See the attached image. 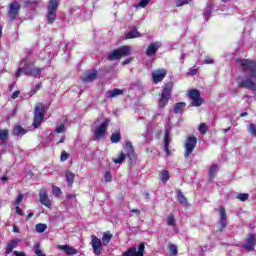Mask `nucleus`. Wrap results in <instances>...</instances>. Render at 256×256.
I'll return each instance as SVG.
<instances>
[{
  "mask_svg": "<svg viewBox=\"0 0 256 256\" xmlns=\"http://www.w3.org/2000/svg\"><path fill=\"white\" fill-rule=\"evenodd\" d=\"M237 63H239L244 73L248 76V78L239 82L238 86L250 91H256V63L249 59H239Z\"/></svg>",
  "mask_w": 256,
  "mask_h": 256,
  "instance_id": "1",
  "label": "nucleus"
},
{
  "mask_svg": "<svg viewBox=\"0 0 256 256\" xmlns=\"http://www.w3.org/2000/svg\"><path fill=\"white\" fill-rule=\"evenodd\" d=\"M43 71H45V67L39 68L35 66V60L31 59V56L28 55L20 61V67L16 72V77H21V73H23V75L41 79V73H43Z\"/></svg>",
  "mask_w": 256,
  "mask_h": 256,
  "instance_id": "2",
  "label": "nucleus"
},
{
  "mask_svg": "<svg viewBox=\"0 0 256 256\" xmlns=\"http://www.w3.org/2000/svg\"><path fill=\"white\" fill-rule=\"evenodd\" d=\"M57 9H59V0H50L46 14V19L49 24L55 23L57 19Z\"/></svg>",
  "mask_w": 256,
  "mask_h": 256,
  "instance_id": "3",
  "label": "nucleus"
},
{
  "mask_svg": "<svg viewBox=\"0 0 256 256\" xmlns=\"http://www.w3.org/2000/svg\"><path fill=\"white\" fill-rule=\"evenodd\" d=\"M171 93H173V84L168 83L164 85L158 104L160 109H164L167 103H169V100L171 99Z\"/></svg>",
  "mask_w": 256,
  "mask_h": 256,
  "instance_id": "4",
  "label": "nucleus"
},
{
  "mask_svg": "<svg viewBox=\"0 0 256 256\" xmlns=\"http://www.w3.org/2000/svg\"><path fill=\"white\" fill-rule=\"evenodd\" d=\"M43 117H45V105L39 103L35 107L33 126L39 127L43 123Z\"/></svg>",
  "mask_w": 256,
  "mask_h": 256,
  "instance_id": "5",
  "label": "nucleus"
},
{
  "mask_svg": "<svg viewBox=\"0 0 256 256\" xmlns=\"http://www.w3.org/2000/svg\"><path fill=\"white\" fill-rule=\"evenodd\" d=\"M129 53H131V46H122L110 53L108 59L109 61H115L116 59H121V57H127Z\"/></svg>",
  "mask_w": 256,
  "mask_h": 256,
  "instance_id": "6",
  "label": "nucleus"
},
{
  "mask_svg": "<svg viewBox=\"0 0 256 256\" xmlns=\"http://www.w3.org/2000/svg\"><path fill=\"white\" fill-rule=\"evenodd\" d=\"M195 147H197V137L195 136H189L184 144V157L185 159H188V157L195 151Z\"/></svg>",
  "mask_w": 256,
  "mask_h": 256,
  "instance_id": "7",
  "label": "nucleus"
},
{
  "mask_svg": "<svg viewBox=\"0 0 256 256\" xmlns=\"http://www.w3.org/2000/svg\"><path fill=\"white\" fill-rule=\"evenodd\" d=\"M19 11H21V5L19 2L14 1L9 5L8 17L10 21H15L19 17Z\"/></svg>",
  "mask_w": 256,
  "mask_h": 256,
  "instance_id": "8",
  "label": "nucleus"
},
{
  "mask_svg": "<svg viewBox=\"0 0 256 256\" xmlns=\"http://www.w3.org/2000/svg\"><path fill=\"white\" fill-rule=\"evenodd\" d=\"M91 245H92L94 255H96V256L101 255V252L103 251V242H101V239H99L95 235H92L91 236Z\"/></svg>",
  "mask_w": 256,
  "mask_h": 256,
  "instance_id": "9",
  "label": "nucleus"
},
{
  "mask_svg": "<svg viewBox=\"0 0 256 256\" xmlns=\"http://www.w3.org/2000/svg\"><path fill=\"white\" fill-rule=\"evenodd\" d=\"M144 253H145V243H140L138 247V251H137V248L133 246L129 248L127 251H125L122 256H143Z\"/></svg>",
  "mask_w": 256,
  "mask_h": 256,
  "instance_id": "10",
  "label": "nucleus"
},
{
  "mask_svg": "<svg viewBox=\"0 0 256 256\" xmlns=\"http://www.w3.org/2000/svg\"><path fill=\"white\" fill-rule=\"evenodd\" d=\"M189 98L192 101V107H201V105H203V99L201 98V94L198 90H190Z\"/></svg>",
  "mask_w": 256,
  "mask_h": 256,
  "instance_id": "11",
  "label": "nucleus"
},
{
  "mask_svg": "<svg viewBox=\"0 0 256 256\" xmlns=\"http://www.w3.org/2000/svg\"><path fill=\"white\" fill-rule=\"evenodd\" d=\"M39 201L41 205H44V207H47V209H53V202H51V199L49 198V195L47 194V190L42 189L39 192Z\"/></svg>",
  "mask_w": 256,
  "mask_h": 256,
  "instance_id": "12",
  "label": "nucleus"
},
{
  "mask_svg": "<svg viewBox=\"0 0 256 256\" xmlns=\"http://www.w3.org/2000/svg\"><path fill=\"white\" fill-rule=\"evenodd\" d=\"M255 245H256V235L249 234L246 238V242L242 245V247L246 251H255Z\"/></svg>",
  "mask_w": 256,
  "mask_h": 256,
  "instance_id": "13",
  "label": "nucleus"
},
{
  "mask_svg": "<svg viewBox=\"0 0 256 256\" xmlns=\"http://www.w3.org/2000/svg\"><path fill=\"white\" fill-rule=\"evenodd\" d=\"M107 127H109V120H106L94 130L95 139H101L102 137H105V133H107Z\"/></svg>",
  "mask_w": 256,
  "mask_h": 256,
  "instance_id": "14",
  "label": "nucleus"
},
{
  "mask_svg": "<svg viewBox=\"0 0 256 256\" xmlns=\"http://www.w3.org/2000/svg\"><path fill=\"white\" fill-rule=\"evenodd\" d=\"M167 76V70L159 69L152 72V81L153 83H161L163 79Z\"/></svg>",
  "mask_w": 256,
  "mask_h": 256,
  "instance_id": "15",
  "label": "nucleus"
},
{
  "mask_svg": "<svg viewBox=\"0 0 256 256\" xmlns=\"http://www.w3.org/2000/svg\"><path fill=\"white\" fill-rule=\"evenodd\" d=\"M97 77H99V73L97 72V70L91 69L85 72V76L83 77L82 81H84V83H91L95 81Z\"/></svg>",
  "mask_w": 256,
  "mask_h": 256,
  "instance_id": "16",
  "label": "nucleus"
},
{
  "mask_svg": "<svg viewBox=\"0 0 256 256\" xmlns=\"http://www.w3.org/2000/svg\"><path fill=\"white\" fill-rule=\"evenodd\" d=\"M219 224H220V231H223L227 227V213H225V207H219Z\"/></svg>",
  "mask_w": 256,
  "mask_h": 256,
  "instance_id": "17",
  "label": "nucleus"
},
{
  "mask_svg": "<svg viewBox=\"0 0 256 256\" xmlns=\"http://www.w3.org/2000/svg\"><path fill=\"white\" fill-rule=\"evenodd\" d=\"M161 42H155V43H151L146 51V55L147 57H152V55H155V53H157V51H159V48L161 47Z\"/></svg>",
  "mask_w": 256,
  "mask_h": 256,
  "instance_id": "18",
  "label": "nucleus"
},
{
  "mask_svg": "<svg viewBox=\"0 0 256 256\" xmlns=\"http://www.w3.org/2000/svg\"><path fill=\"white\" fill-rule=\"evenodd\" d=\"M123 95V90L119 88H115L113 90H108L105 92L106 99H115V97H119Z\"/></svg>",
  "mask_w": 256,
  "mask_h": 256,
  "instance_id": "19",
  "label": "nucleus"
},
{
  "mask_svg": "<svg viewBox=\"0 0 256 256\" xmlns=\"http://www.w3.org/2000/svg\"><path fill=\"white\" fill-rule=\"evenodd\" d=\"M19 243H21L20 238H15L11 240L6 246V251H5L6 255H9L10 253H12L13 249H15L17 245H19Z\"/></svg>",
  "mask_w": 256,
  "mask_h": 256,
  "instance_id": "20",
  "label": "nucleus"
},
{
  "mask_svg": "<svg viewBox=\"0 0 256 256\" xmlns=\"http://www.w3.org/2000/svg\"><path fill=\"white\" fill-rule=\"evenodd\" d=\"M58 249H60V251H64L66 255H77V253H79L77 249L69 245H59Z\"/></svg>",
  "mask_w": 256,
  "mask_h": 256,
  "instance_id": "21",
  "label": "nucleus"
},
{
  "mask_svg": "<svg viewBox=\"0 0 256 256\" xmlns=\"http://www.w3.org/2000/svg\"><path fill=\"white\" fill-rule=\"evenodd\" d=\"M40 6H41V2H39L37 0H26L25 1V7H27V9H30V11H35Z\"/></svg>",
  "mask_w": 256,
  "mask_h": 256,
  "instance_id": "22",
  "label": "nucleus"
},
{
  "mask_svg": "<svg viewBox=\"0 0 256 256\" xmlns=\"http://www.w3.org/2000/svg\"><path fill=\"white\" fill-rule=\"evenodd\" d=\"M212 12H213V3L209 2L203 12V17L205 21H209V17H211Z\"/></svg>",
  "mask_w": 256,
  "mask_h": 256,
  "instance_id": "23",
  "label": "nucleus"
},
{
  "mask_svg": "<svg viewBox=\"0 0 256 256\" xmlns=\"http://www.w3.org/2000/svg\"><path fill=\"white\" fill-rule=\"evenodd\" d=\"M171 143V134L166 130L164 140V151L166 155H169V144Z\"/></svg>",
  "mask_w": 256,
  "mask_h": 256,
  "instance_id": "24",
  "label": "nucleus"
},
{
  "mask_svg": "<svg viewBox=\"0 0 256 256\" xmlns=\"http://www.w3.org/2000/svg\"><path fill=\"white\" fill-rule=\"evenodd\" d=\"M219 172V164L213 163L209 168V177L210 179H215V175Z\"/></svg>",
  "mask_w": 256,
  "mask_h": 256,
  "instance_id": "25",
  "label": "nucleus"
},
{
  "mask_svg": "<svg viewBox=\"0 0 256 256\" xmlns=\"http://www.w3.org/2000/svg\"><path fill=\"white\" fill-rule=\"evenodd\" d=\"M126 156L131 159L133 157L135 150L133 149V144L131 142H126L125 144Z\"/></svg>",
  "mask_w": 256,
  "mask_h": 256,
  "instance_id": "26",
  "label": "nucleus"
},
{
  "mask_svg": "<svg viewBox=\"0 0 256 256\" xmlns=\"http://www.w3.org/2000/svg\"><path fill=\"white\" fill-rule=\"evenodd\" d=\"M138 37H141V33L135 28L126 34V39H137Z\"/></svg>",
  "mask_w": 256,
  "mask_h": 256,
  "instance_id": "27",
  "label": "nucleus"
},
{
  "mask_svg": "<svg viewBox=\"0 0 256 256\" xmlns=\"http://www.w3.org/2000/svg\"><path fill=\"white\" fill-rule=\"evenodd\" d=\"M186 105L187 104L185 102L176 103L173 112L176 114L183 113V109H185Z\"/></svg>",
  "mask_w": 256,
  "mask_h": 256,
  "instance_id": "28",
  "label": "nucleus"
},
{
  "mask_svg": "<svg viewBox=\"0 0 256 256\" xmlns=\"http://www.w3.org/2000/svg\"><path fill=\"white\" fill-rule=\"evenodd\" d=\"M65 177H66V181H67L68 185L69 186L73 185V183L75 181V174L71 171H66Z\"/></svg>",
  "mask_w": 256,
  "mask_h": 256,
  "instance_id": "29",
  "label": "nucleus"
},
{
  "mask_svg": "<svg viewBox=\"0 0 256 256\" xmlns=\"http://www.w3.org/2000/svg\"><path fill=\"white\" fill-rule=\"evenodd\" d=\"M13 133L16 137H19L21 135H25V133H27V130L23 129V127L21 126H15L13 128Z\"/></svg>",
  "mask_w": 256,
  "mask_h": 256,
  "instance_id": "30",
  "label": "nucleus"
},
{
  "mask_svg": "<svg viewBox=\"0 0 256 256\" xmlns=\"http://www.w3.org/2000/svg\"><path fill=\"white\" fill-rule=\"evenodd\" d=\"M177 201L181 205H187V198H185V195H183V192H181V190L177 191Z\"/></svg>",
  "mask_w": 256,
  "mask_h": 256,
  "instance_id": "31",
  "label": "nucleus"
},
{
  "mask_svg": "<svg viewBox=\"0 0 256 256\" xmlns=\"http://www.w3.org/2000/svg\"><path fill=\"white\" fill-rule=\"evenodd\" d=\"M112 237L113 235H111L109 232H105L102 237V245H109Z\"/></svg>",
  "mask_w": 256,
  "mask_h": 256,
  "instance_id": "32",
  "label": "nucleus"
},
{
  "mask_svg": "<svg viewBox=\"0 0 256 256\" xmlns=\"http://www.w3.org/2000/svg\"><path fill=\"white\" fill-rule=\"evenodd\" d=\"M36 233H45L47 231V224L38 223L35 225Z\"/></svg>",
  "mask_w": 256,
  "mask_h": 256,
  "instance_id": "33",
  "label": "nucleus"
},
{
  "mask_svg": "<svg viewBox=\"0 0 256 256\" xmlns=\"http://www.w3.org/2000/svg\"><path fill=\"white\" fill-rule=\"evenodd\" d=\"M169 177V171L167 170L162 171L160 174V180L162 183H167L169 181Z\"/></svg>",
  "mask_w": 256,
  "mask_h": 256,
  "instance_id": "34",
  "label": "nucleus"
},
{
  "mask_svg": "<svg viewBox=\"0 0 256 256\" xmlns=\"http://www.w3.org/2000/svg\"><path fill=\"white\" fill-rule=\"evenodd\" d=\"M166 225H168L169 227H175L176 221H175V216H173V214H170L167 217Z\"/></svg>",
  "mask_w": 256,
  "mask_h": 256,
  "instance_id": "35",
  "label": "nucleus"
},
{
  "mask_svg": "<svg viewBox=\"0 0 256 256\" xmlns=\"http://www.w3.org/2000/svg\"><path fill=\"white\" fill-rule=\"evenodd\" d=\"M9 139V130H0V141H7Z\"/></svg>",
  "mask_w": 256,
  "mask_h": 256,
  "instance_id": "36",
  "label": "nucleus"
},
{
  "mask_svg": "<svg viewBox=\"0 0 256 256\" xmlns=\"http://www.w3.org/2000/svg\"><path fill=\"white\" fill-rule=\"evenodd\" d=\"M110 139H111V143H119V141H121V133L119 132L113 133Z\"/></svg>",
  "mask_w": 256,
  "mask_h": 256,
  "instance_id": "37",
  "label": "nucleus"
},
{
  "mask_svg": "<svg viewBox=\"0 0 256 256\" xmlns=\"http://www.w3.org/2000/svg\"><path fill=\"white\" fill-rule=\"evenodd\" d=\"M126 157H127L126 154L123 153V152H121V153L119 154L118 158L113 159V162L116 163V164H121V163H123V161H125V158H126Z\"/></svg>",
  "mask_w": 256,
  "mask_h": 256,
  "instance_id": "38",
  "label": "nucleus"
},
{
  "mask_svg": "<svg viewBox=\"0 0 256 256\" xmlns=\"http://www.w3.org/2000/svg\"><path fill=\"white\" fill-rule=\"evenodd\" d=\"M23 197H24V195L22 193L18 194V196L14 200V205L16 207H19L23 203Z\"/></svg>",
  "mask_w": 256,
  "mask_h": 256,
  "instance_id": "39",
  "label": "nucleus"
},
{
  "mask_svg": "<svg viewBox=\"0 0 256 256\" xmlns=\"http://www.w3.org/2000/svg\"><path fill=\"white\" fill-rule=\"evenodd\" d=\"M148 3H151V0H140V2L135 5V7L136 9H139V7H141L142 9H145Z\"/></svg>",
  "mask_w": 256,
  "mask_h": 256,
  "instance_id": "40",
  "label": "nucleus"
},
{
  "mask_svg": "<svg viewBox=\"0 0 256 256\" xmlns=\"http://www.w3.org/2000/svg\"><path fill=\"white\" fill-rule=\"evenodd\" d=\"M169 249H170V253L171 255H177L178 250H177V245L175 244H169Z\"/></svg>",
  "mask_w": 256,
  "mask_h": 256,
  "instance_id": "41",
  "label": "nucleus"
},
{
  "mask_svg": "<svg viewBox=\"0 0 256 256\" xmlns=\"http://www.w3.org/2000/svg\"><path fill=\"white\" fill-rule=\"evenodd\" d=\"M237 199H239V201H247V199H249V194H245V193H240L237 195Z\"/></svg>",
  "mask_w": 256,
  "mask_h": 256,
  "instance_id": "42",
  "label": "nucleus"
},
{
  "mask_svg": "<svg viewBox=\"0 0 256 256\" xmlns=\"http://www.w3.org/2000/svg\"><path fill=\"white\" fill-rule=\"evenodd\" d=\"M198 131L201 133V135H205V133H207V126L205 123L199 125Z\"/></svg>",
  "mask_w": 256,
  "mask_h": 256,
  "instance_id": "43",
  "label": "nucleus"
},
{
  "mask_svg": "<svg viewBox=\"0 0 256 256\" xmlns=\"http://www.w3.org/2000/svg\"><path fill=\"white\" fill-rule=\"evenodd\" d=\"M191 0H177L176 7H183V5H189Z\"/></svg>",
  "mask_w": 256,
  "mask_h": 256,
  "instance_id": "44",
  "label": "nucleus"
},
{
  "mask_svg": "<svg viewBox=\"0 0 256 256\" xmlns=\"http://www.w3.org/2000/svg\"><path fill=\"white\" fill-rule=\"evenodd\" d=\"M104 179H105L106 183H111V181L113 179V176H111V172L110 171L105 172Z\"/></svg>",
  "mask_w": 256,
  "mask_h": 256,
  "instance_id": "45",
  "label": "nucleus"
},
{
  "mask_svg": "<svg viewBox=\"0 0 256 256\" xmlns=\"http://www.w3.org/2000/svg\"><path fill=\"white\" fill-rule=\"evenodd\" d=\"M34 253L38 256H41V255H45L43 254V252L41 251V246L39 244H36L34 246Z\"/></svg>",
  "mask_w": 256,
  "mask_h": 256,
  "instance_id": "46",
  "label": "nucleus"
},
{
  "mask_svg": "<svg viewBox=\"0 0 256 256\" xmlns=\"http://www.w3.org/2000/svg\"><path fill=\"white\" fill-rule=\"evenodd\" d=\"M52 193L53 195H55V197H59V195H61V188L60 187H57V186H54L53 189H52Z\"/></svg>",
  "mask_w": 256,
  "mask_h": 256,
  "instance_id": "47",
  "label": "nucleus"
},
{
  "mask_svg": "<svg viewBox=\"0 0 256 256\" xmlns=\"http://www.w3.org/2000/svg\"><path fill=\"white\" fill-rule=\"evenodd\" d=\"M248 131H249V133H251V135H254V137H256V125L255 124H250L248 127Z\"/></svg>",
  "mask_w": 256,
  "mask_h": 256,
  "instance_id": "48",
  "label": "nucleus"
},
{
  "mask_svg": "<svg viewBox=\"0 0 256 256\" xmlns=\"http://www.w3.org/2000/svg\"><path fill=\"white\" fill-rule=\"evenodd\" d=\"M203 63H204L205 65H213V63H215V60H214L213 58H211L210 56H207V57L204 59Z\"/></svg>",
  "mask_w": 256,
  "mask_h": 256,
  "instance_id": "49",
  "label": "nucleus"
},
{
  "mask_svg": "<svg viewBox=\"0 0 256 256\" xmlns=\"http://www.w3.org/2000/svg\"><path fill=\"white\" fill-rule=\"evenodd\" d=\"M56 133H64L65 131V124H60L55 129Z\"/></svg>",
  "mask_w": 256,
  "mask_h": 256,
  "instance_id": "50",
  "label": "nucleus"
},
{
  "mask_svg": "<svg viewBox=\"0 0 256 256\" xmlns=\"http://www.w3.org/2000/svg\"><path fill=\"white\" fill-rule=\"evenodd\" d=\"M69 159V154L67 152L63 151L60 156L61 161H67Z\"/></svg>",
  "mask_w": 256,
  "mask_h": 256,
  "instance_id": "51",
  "label": "nucleus"
},
{
  "mask_svg": "<svg viewBox=\"0 0 256 256\" xmlns=\"http://www.w3.org/2000/svg\"><path fill=\"white\" fill-rule=\"evenodd\" d=\"M16 213L17 215H20L21 217H23V210L19 206H16Z\"/></svg>",
  "mask_w": 256,
  "mask_h": 256,
  "instance_id": "52",
  "label": "nucleus"
},
{
  "mask_svg": "<svg viewBox=\"0 0 256 256\" xmlns=\"http://www.w3.org/2000/svg\"><path fill=\"white\" fill-rule=\"evenodd\" d=\"M13 254H14L15 256H26V255H25V252H19V251H14Z\"/></svg>",
  "mask_w": 256,
  "mask_h": 256,
  "instance_id": "53",
  "label": "nucleus"
},
{
  "mask_svg": "<svg viewBox=\"0 0 256 256\" xmlns=\"http://www.w3.org/2000/svg\"><path fill=\"white\" fill-rule=\"evenodd\" d=\"M20 93H21V92H19V91L13 92V94H12V99H17V97H19Z\"/></svg>",
  "mask_w": 256,
  "mask_h": 256,
  "instance_id": "54",
  "label": "nucleus"
},
{
  "mask_svg": "<svg viewBox=\"0 0 256 256\" xmlns=\"http://www.w3.org/2000/svg\"><path fill=\"white\" fill-rule=\"evenodd\" d=\"M42 87V84H37L36 87H35V90H34V93H37V91H39V89H41Z\"/></svg>",
  "mask_w": 256,
  "mask_h": 256,
  "instance_id": "55",
  "label": "nucleus"
},
{
  "mask_svg": "<svg viewBox=\"0 0 256 256\" xmlns=\"http://www.w3.org/2000/svg\"><path fill=\"white\" fill-rule=\"evenodd\" d=\"M185 57H186L185 53H182L181 56H180V58H179V60L181 61V63H183V61H185Z\"/></svg>",
  "mask_w": 256,
  "mask_h": 256,
  "instance_id": "56",
  "label": "nucleus"
},
{
  "mask_svg": "<svg viewBox=\"0 0 256 256\" xmlns=\"http://www.w3.org/2000/svg\"><path fill=\"white\" fill-rule=\"evenodd\" d=\"M66 198L67 199H75V194H67Z\"/></svg>",
  "mask_w": 256,
  "mask_h": 256,
  "instance_id": "57",
  "label": "nucleus"
},
{
  "mask_svg": "<svg viewBox=\"0 0 256 256\" xmlns=\"http://www.w3.org/2000/svg\"><path fill=\"white\" fill-rule=\"evenodd\" d=\"M13 232L14 233H19V227H17V225L13 226Z\"/></svg>",
  "mask_w": 256,
  "mask_h": 256,
  "instance_id": "58",
  "label": "nucleus"
},
{
  "mask_svg": "<svg viewBox=\"0 0 256 256\" xmlns=\"http://www.w3.org/2000/svg\"><path fill=\"white\" fill-rule=\"evenodd\" d=\"M190 75H197V69L190 70Z\"/></svg>",
  "mask_w": 256,
  "mask_h": 256,
  "instance_id": "59",
  "label": "nucleus"
},
{
  "mask_svg": "<svg viewBox=\"0 0 256 256\" xmlns=\"http://www.w3.org/2000/svg\"><path fill=\"white\" fill-rule=\"evenodd\" d=\"M129 63H131V59H126V60L123 62V65H129Z\"/></svg>",
  "mask_w": 256,
  "mask_h": 256,
  "instance_id": "60",
  "label": "nucleus"
},
{
  "mask_svg": "<svg viewBox=\"0 0 256 256\" xmlns=\"http://www.w3.org/2000/svg\"><path fill=\"white\" fill-rule=\"evenodd\" d=\"M222 131H223V133H229V131H231V127H228V128H226V129H223Z\"/></svg>",
  "mask_w": 256,
  "mask_h": 256,
  "instance_id": "61",
  "label": "nucleus"
},
{
  "mask_svg": "<svg viewBox=\"0 0 256 256\" xmlns=\"http://www.w3.org/2000/svg\"><path fill=\"white\" fill-rule=\"evenodd\" d=\"M58 143H65V136H62Z\"/></svg>",
  "mask_w": 256,
  "mask_h": 256,
  "instance_id": "62",
  "label": "nucleus"
},
{
  "mask_svg": "<svg viewBox=\"0 0 256 256\" xmlns=\"http://www.w3.org/2000/svg\"><path fill=\"white\" fill-rule=\"evenodd\" d=\"M240 117H247V112H242V113L240 114Z\"/></svg>",
  "mask_w": 256,
  "mask_h": 256,
  "instance_id": "63",
  "label": "nucleus"
},
{
  "mask_svg": "<svg viewBox=\"0 0 256 256\" xmlns=\"http://www.w3.org/2000/svg\"><path fill=\"white\" fill-rule=\"evenodd\" d=\"M31 217H33V213L28 214L27 219H31Z\"/></svg>",
  "mask_w": 256,
  "mask_h": 256,
  "instance_id": "64",
  "label": "nucleus"
}]
</instances>
